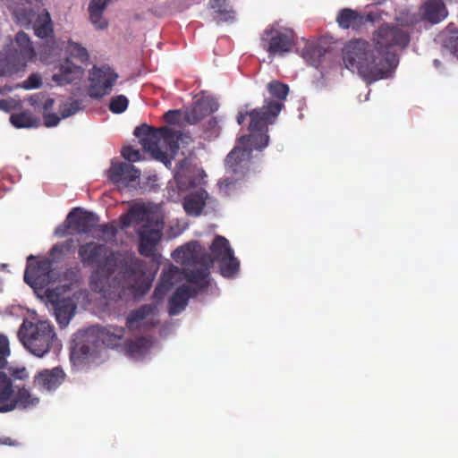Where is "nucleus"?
Wrapping results in <instances>:
<instances>
[{
	"label": "nucleus",
	"instance_id": "obj_34",
	"mask_svg": "<svg viewBox=\"0 0 458 458\" xmlns=\"http://www.w3.org/2000/svg\"><path fill=\"white\" fill-rule=\"evenodd\" d=\"M220 273L224 277H233L240 269V261L234 257L233 252L219 259Z\"/></svg>",
	"mask_w": 458,
	"mask_h": 458
},
{
	"label": "nucleus",
	"instance_id": "obj_5",
	"mask_svg": "<svg viewBox=\"0 0 458 458\" xmlns=\"http://www.w3.org/2000/svg\"><path fill=\"white\" fill-rule=\"evenodd\" d=\"M17 335L24 347L37 357L47 353L56 338L54 327L47 321L33 323L24 320Z\"/></svg>",
	"mask_w": 458,
	"mask_h": 458
},
{
	"label": "nucleus",
	"instance_id": "obj_57",
	"mask_svg": "<svg viewBox=\"0 0 458 458\" xmlns=\"http://www.w3.org/2000/svg\"><path fill=\"white\" fill-rule=\"evenodd\" d=\"M63 252H64V248L62 245H59V244L54 245L50 251L51 255H54L55 253H63Z\"/></svg>",
	"mask_w": 458,
	"mask_h": 458
},
{
	"label": "nucleus",
	"instance_id": "obj_37",
	"mask_svg": "<svg viewBox=\"0 0 458 458\" xmlns=\"http://www.w3.org/2000/svg\"><path fill=\"white\" fill-rule=\"evenodd\" d=\"M164 119L167 123L173 125L187 124L184 111L182 110H169L164 114Z\"/></svg>",
	"mask_w": 458,
	"mask_h": 458
},
{
	"label": "nucleus",
	"instance_id": "obj_16",
	"mask_svg": "<svg viewBox=\"0 0 458 458\" xmlns=\"http://www.w3.org/2000/svg\"><path fill=\"white\" fill-rule=\"evenodd\" d=\"M64 376L63 369L58 367L43 369L35 375L33 383L41 390L54 391L63 383Z\"/></svg>",
	"mask_w": 458,
	"mask_h": 458
},
{
	"label": "nucleus",
	"instance_id": "obj_47",
	"mask_svg": "<svg viewBox=\"0 0 458 458\" xmlns=\"http://www.w3.org/2000/svg\"><path fill=\"white\" fill-rule=\"evenodd\" d=\"M446 47L458 57V37H452L446 42Z\"/></svg>",
	"mask_w": 458,
	"mask_h": 458
},
{
	"label": "nucleus",
	"instance_id": "obj_51",
	"mask_svg": "<svg viewBox=\"0 0 458 458\" xmlns=\"http://www.w3.org/2000/svg\"><path fill=\"white\" fill-rule=\"evenodd\" d=\"M121 224L123 227L130 226L132 223H134V220L132 218V216L131 215V209H129L127 214H124L120 218Z\"/></svg>",
	"mask_w": 458,
	"mask_h": 458
},
{
	"label": "nucleus",
	"instance_id": "obj_28",
	"mask_svg": "<svg viewBox=\"0 0 458 458\" xmlns=\"http://www.w3.org/2000/svg\"><path fill=\"white\" fill-rule=\"evenodd\" d=\"M110 0H92L89 4V20L99 30L107 27V21L103 18V13Z\"/></svg>",
	"mask_w": 458,
	"mask_h": 458
},
{
	"label": "nucleus",
	"instance_id": "obj_32",
	"mask_svg": "<svg viewBox=\"0 0 458 458\" xmlns=\"http://www.w3.org/2000/svg\"><path fill=\"white\" fill-rule=\"evenodd\" d=\"M13 403L14 409H16L17 407L28 409L35 407L39 403V399L31 394L27 388L22 386L18 387L17 391H15V397Z\"/></svg>",
	"mask_w": 458,
	"mask_h": 458
},
{
	"label": "nucleus",
	"instance_id": "obj_18",
	"mask_svg": "<svg viewBox=\"0 0 458 458\" xmlns=\"http://www.w3.org/2000/svg\"><path fill=\"white\" fill-rule=\"evenodd\" d=\"M84 72V69L74 64L69 58L59 64L58 70L53 75V81L59 85H66L79 80Z\"/></svg>",
	"mask_w": 458,
	"mask_h": 458
},
{
	"label": "nucleus",
	"instance_id": "obj_48",
	"mask_svg": "<svg viewBox=\"0 0 458 458\" xmlns=\"http://www.w3.org/2000/svg\"><path fill=\"white\" fill-rule=\"evenodd\" d=\"M0 353L9 355L10 348H9V341L6 336L0 335Z\"/></svg>",
	"mask_w": 458,
	"mask_h": 458
},
{
	"label": "nucleus",
	"instance_id": "obj_39",
	"mask_svg": "<svg viewBox=\"0 0 458 458\" xmlns=\"http://www.w3.org/2000/svg\"><path fill=\"white\" fill-rule=\"evenodd\" d=\"M81 109V102L79 100H72L64 103L59 108V113L62 118H67L73 115Z\"/></svg>",
	"mask_w": 458,
	"mask_h": 458
},
{
	"label": "nucleus",
	"instance_id": "obj_8",
	"mask_svg": "<svg viewBox=\"0 0 458 458\" xmlns=\"http://www.w3.org/2000/svg\"><path fill=\"white\" fill-rule=\"evenodd\" d=\"M13 14L21 26L31 25L37 37L40 38L54 37L53 22L47 10L43 9L40 13H36L30 7H20L16 8Z\"/></svg>",
	"mask_w": 458,
	"mask_h": 458
},
{
	"label": "nucleus",
	"instance_id": "obj_23",
	"mask_svg": "<svg viewBox=\"0 0 458 458\" xmlns=\"http://www.w3.org/2000/svg\"><path fill=\"white\" fill-rule=\"evenodd\" d=\"M175 181L180 191H187L202 184L203 176L192 169H182L175 174Z\"/></svg>",
	"mask_w": 458,
	"mask_h": 458
},
{
	"label": "nucleus",
	"instance_id": "obj_54",
	"mask_svg": "<svg viewBox=\"0 0 458 458\" xmlns=\"http://www.w3.org/2000/svg\"><path fill=\"white\" fill-rule=\"evenodd\" d=\"M288 52L292 51L293 49V47L295 45V35L293 30L288 29Z\"/></svg>",
	"mask_w": 458,
	"mask_h": 458
},
{
	"label": "nucleus",
	"instance_id": "obj_21",
	"mask_svg": "<svg viewBox=\"0 0 458 458\" xmlns=\"http://www.w3.org/2000/svg\"><path fill=\"white\" fill-rule=\"evenodd\" d=\"M15 391L13 381L6 373L0 371V412L5 413L14 410Z\"/></svg>",
	"mask_w": 458,
	"mask_h": 458
},
{
	"label": "nucleus",
	"instance_id": "obj_11",
	"mask_svg": "<svg viewBox=\"0 0 458 458\" xmlns=\"http://www.w3.org/2000/svg\"><path fill=\"white\" fill-rule=\"evenodd\" d=\"M140 171L133 165L124 162H112L108 170L109 180L119 190L136 188L139 183Z\"/></svg>",
	"mask_w": 458,
	"mask_h": 458
},
{
	"label": "nucleus",
	"instance_id": "obj_2",
	"mask_svg": "<svg viewBox=\"0 0 458 458\" xmlns=\"http://www.w3.org/2000/svg\"><path fill=\"white\" fill-rule=\"evenodd\" d=\"M267 88L270 97L265 98L262 107L246 113L239 112L237 114L238 124H242L246 116L250 117L249 134L239 139V145L232 149L225 160L226 173L231 176L224 178L220 183L226 188L247 174L252 151L262 150L267 146V126L274 123L284 107L286 84L272 81Z\"/></svg>",
	"mask_w": 458,
	"mask_h": 458
},
{
	"label": "nucleus",
	"instance_id": "obj_13",
	"mask_svg": "<svg viewBox=\"0 0 458 458\" xmlns=\"http://www.w3.org/2000/svg\"><path fill=\"white\" fill-rule=\"evenodd\" d=\"M68 227L79 234L89 233L97 228L99 218L81 208H72L67 216Z\"/></svg>",
	"mask_w": 458,
	"mask_h": 458
},
{
	"label": "nucleus",
	"instance_id": "obj_19",
	"mask_svg": "<svg viewBox=\"0 0 458 458\" xmlns=\"http://www.w3.org/2000/svg\"><path fill=\"white\" fill-rule=\"evenodd\" d=\"M93 333L98 342L109 348H114L119 345L123 338L125 329L120 327H96Z\"/></svg>",
	"mask_w": 458,
	"mask_h": 458
},
{
	"label": "nucleus",
	"instance_id": "obj_50",
	"mask_svg": "<svg viewBox=\"0 0 458 458\" xmlns=\"http://www.w3.org/2000/svg\"><path fill=\"white\" fill-rule=\"evenodd\" d=\"M13 377L16 379L25 380L29 377V373L25 368L17 369L13 372Z\"/></svg>",
	"mask_w": 458,
	"mask_h": 458
},
{
	"label": "nucleus",
	"instance_id": "obj_31",
	"mask_svg": "<svg viewBox=\"0 0 458 458\" xmlns=\"http://www.w3.org/2000/svg\"><path fill=\"white\" fill-rule=\"evenodd\" d=\"M155 309L156 307L154 305L144 304L141 305L140 308L131 310L126 318V327L129 329L136 328L137 324L144 320L150 314H152Z\"/></svg>",
	"mask_w": 458,
	"mask_h": 458
},
{
	"label": "nucleus",
	"instance_id": "obj_41",
	"mask_svg": "<svg viewBox=\"0 0 458 458\" xmlns=\"http://www.w3.org/2000/svg\"><path fill=\"white\" fill-rule=\"evenodd\" d=\"M122 156L129 162H137L140 160V152L133 148L131 146H126L122 149Z\"/></svg>",
	"mask_w": 458,
	"mask_h": 458
},
{
	"label": "nucleus",
	"instance_id": "obj_38",
	"mask_svg": "<svg viewBox=\"0 0 458 458\" xmlns=\"http://www.w3.org/2000/svg\"><path fill=\"white\" fill-rule=\"evenodd\" d=\"M128 99L123 95H119L113 98L109 104V110L114 114H121L127 109Z\"/></svg>",
	"mask_w": 458,
	"mask_h": 458
},
{
	"label": "nucleus",
	"instance_id": "obj_1",
	"mask_svg": "<svg viewBox=\"0 0 458 458\" xmlns=\"http://www.w3.org/2000/svg\"><path fill=\"white\" fill-rule=\"evenodd\" d=\"M78 256L84 267L96 266L90 288L106 300L120 299L125 289L145 294L151 287L145 261L135 256L122 255L95 242L80 245Z\"/></svg>",
	"mask_w": 458,
	"mask_h": 458
},
{
	"label": "nucleus",
	"instance_id": "obj_26",
	"mask_svg": "<svg viewBox=\"0 0 458 458\" xmlns=\"http://www.w3.org/2000/svg\"><path fill=\"white\" fill-rule=\"evenodd\" d=\"M422 9L424 19L431 23H438L447 15L446 7L441 0H429Z\"/></svg>",
	"mask_w": 458,
	"mask_h": 458
},
{
	"label": "nucleus",
	"instance_id": "obj_53",
	"mask_svg": "<svg viewBox=\"0 0 458 458\" xmlns=\"http://www.w3.org/2000/svg\"><path fill=\"white\" fill-rule=\"evenodd\" d=\"M0 445H9V446H17V445H19V442L15 439L11 438L10 437H0Z\"/></svg>",
	"mask_w": 458,
	"mask_h": 458
},
{
	"label": "nucleus",
	"instance_id": "obj_22",
	"mask_svg": "<svg viewBox=\"0 0 458 458\" xmlns=\"http://www.w3.org/2000/svg\"><path fill=\"white\" fill-rule=\"evenodd\" d=\"M53 305L57 323L61 327H65L75 314V302L71 298H62L53 301Z\"/></svg>",
	"mask_w": 458,
	"mask_h": 458
},
{
	"label": "nucleus",
	"instance_id": "obj_33",
	"mask_svg": "<svg viewBox=\"0 0 458 458\" xmlns=\"http://www.w3.org/2000/svg\"><path fill=\"white\" fill-rule=\"evenodd\" d=\"M11 123L16 128H32L37 127L39 121L31 114L30 111H22L13 114L10 116Z\"/></svg>",
	"mask_w": 458,
	"mask_h": 458
},
{
	"label": "nucleus",
	"instance_id": "obj_42",
	"mask_svg": "<svg viewBox=\"0 0 458 458\" xmlns=\"http://www.w3.org/2000/svg\"><path fill=\"white\" fill-rule=\"evenodd\" d=\"M41 84V77L38 74L32 73L22 82V88L25 89H33L39 88Z\"/></svg>",
	"mask_w": 458,
	"mask_h": 458
},
{
	"label": "nucleus",
	"instance_id": "obj_12",
	"mask_svg": "<svg viewBox=\"0 0 458 458\" xmlns=\"http://www.w3.org/2000/svg\"><path fill=\"white\" fill-rule=\"evenodd\" d=\"M163 229L164 223L161 220H157L152 225H141L138 229L140 254L148 258L154 256L156 247L161 240Z\"/></svg>",
	"mask_w": 458,
	"mask_h": 458
},
{
	"label": "nucleus",
	"instance_id": "obj_14",
	"mask_svg": "<svg viewBox=\"0 0 458 458\" xmlns=\"http://www.w3.org/2000/svg\"><path fill=\"white\" fill-rule=\"evenodd\" d=\"M218 104L211 98H201L197 100L193 106L184 111L187 124H196L206 116L216 112Z\"/></svg>",
	"mask_w": 458,
	"mask_h": 458
},
{
	"label": "nucleus",
	"instance_id": "obj_17",
	"mask_svg": "<svg viewBox=\"0 0 458 458\" xmlns=\"http://www.w3.org/2000/svg\"><path fill=\"white\" fill-rule=\"evenodd\" d=\"M201 290L197 286L192 288L186 284L179 286L169 300V315L175 316L179 314L187 306L189 299L196 296L198 292Z\"/></svg>",
	"mask_w": 458,
	"mask_h": 458
},
{
	"label": "nucleus",
	"instance_id": "obj_49",
	"mask_svg": "<svg viewBox=\"0 0 458 458\" xmlns=\"http://www.w3.org/2000/svg\"><path fill=\"white\" fill-rule=\"evenodd\" d=\"M14 106L15 101L12 98L0 100V109L4 112H10L14 107Z\"/></svg>",
	"mask_w": 458,
	"mask_h": 458
},
{
	"label": "nucleus",
	"instance_id": "obj_52",
	"mask_svg": "<svg viewBox=\"0 0 458 458\" xmlns=\"http://www.w3.org/2000/svg\"><path fill=\"white\" fill-rule=\"evenodd\" d=\"M45 98V96L41 93L34 94L29 98V102L33 106H38Z\"/></svg>",
	"mask_w": 458,
	"mask_h": 458
},
{
	"label": "nucleus",
	"instance_id": "obj_24",
	"mask_svg": "<svg viewBox=\"0 0 458 458\" xmlns=\"http://www.w3.org/2000/svg\"><path fill=\"white\" fill-rule=\"evenodd\" d=\"M208 7L214 10V20L217 23L233 22L235 19L234 11L227 0H209Z\"/></svg>",
	"mask_w": 458,
	"mask_h": 458
},
{
	"label": "nucleus",
	"instance_id": "obj_35",
	"mask_svg": "<svg viewBox=\"0 0 458 458\" xmlns=\"http://www.w3.org/2000/svg\"><path fill=\"white\" fill-rule=\"evenodd\" d=\"M131 215L136 225H152L157 219L154 218L153 214L145 205H135L131 208Z\"/></svg>",
	"mask_w": 458,
	"mask_h": 458
},
{
	"label": "nucleus",
	"instance_id": "obj_9",
	"mask_svg": "<svg viewBox=\"0 0 458 458\" xmlns=\"http://www.w3.org/2000/svg\"><path fill=\"white\" fill-rule=\"evenodd\" d=\"M53 262L45 259L29 263L24 272V281L35 289H48L49 285L59 279V275L53 268Z\"/></svg>",
	"mask_w": 458,
	"mask_h": 458
},
{
	"label": "nucleus",
	"instance_id": "obj_20",
	"mask_svg": "<svg viewBox=\"0 0 458 458\" xmlns=\"http://www.w3.org/2000/svg\"><path fill=\"white\" fill-rule=\"evenodd\" d=\"M208 199V192L203 188H199L183 198V208L189 216H199L202 213Z\"/></svg>",
	"mask_w": 458,
	"mask_h": 458
},
{
	"label": "nucleus",
	"instance_id": "obj_55",
	"mask_svg": "<svg viewBox=\"0 0 458 458\" xmlns=\"http://www.w3.org/2000/svg\"><path fill=\"white\" fill-rule=\"evenodd\" d=\"M54 103L55 101L53 98H47L43 102L42 108L44 109V111H48L53 107Z\"/></svg>",
	"mask_w": 458,
	"mask_h": 458
},
{
	"label": "nucleus",
	"instance_id": "obj_30",
	"mask_svg": "<svg viewBox=\"0 0 458 458\" xmlns=\"http://www.w3.org/2000/svg\"><path fill=\"white\" fill-rule=\"evenodd\" d=\"M209 250L211 252L209 255L212 259V263L214 261H218L219 259L233 252L228 240L221 235H216L215 237L209 247Z\"/></svg>",
	"mask_w": 458,
	"mask_h": 458
},
{
	"label": "nucleus",
	"instance_id": "obj_56",
	"mask_svg": "<svg viewBox=\"0 0 458 458\" xmlns=\"http://www.w3.org/2000/svg\"><path fill=\"white\" fill-rule=\"evenodd\" d=\"M67 228H69V227H68V225H67V226H64V227H62V226H58V227L55 229V234H56L57 236H59V237H64V236H65Z\"/></svg>",
	"mask_w": 458,
	"mask_h": 458
},
{
	"label": "nucleus",
	"instance_id": "obj_36",
	"mask_svg": "<svg viewBox=\"0 0 458 458\" xmlns=\"http://www.w3.org/2000/svg\"><path fill=\"white\" fill-rule=\"evenodd\" d=\"M65 49L70 56L78 59L81 63H87L89 61V55L87 49L81 44L70 39L67 41Z\"/></svg>",
	"mask_w": 458,
	"mask_h": 458
},
{
	"label": "nucleus",
	"instance_id": "obj_7",
	"mask_svg": "<svg viewBox=\"0 0 458 458\" xmlns=\"http://www.w3.org/2000/svg\"><path fill=\"white\" fill-rule=\"evenodd\" d=\"M133 134L140 140L143 150L150 153L157 159L165 157V153L160 147L161 141L166 144L173 143L177 148L175 132L167 127L154 128L143 123L135 128Z\"/></svg>",
	"mask_w": 458,
	"mask_h": 458
},
{
	"label": "nucleus",
	"instance_id": "obj_44",
	"mask_svg": "<svg viewBox=\"0 0 458 458\" xmlns=\"http://www.w3.org/2000/svg\"><path fill=\"white\" fill-rule=\"evenodd\" d=\"M43 119L46 127L56 126L60 122V117L54 113L44 114Z\"/></svg>",
	"mask_w": 458,
	"mask_h": 458
},
{
	"label": "nucleus",
	"instance_id": "obj_59",
	"mask_svg": "<svg viewBox=\"0 0 458 458\" xmlns=\"http://www.w3.org/2000/svg\"><path fill=\"white\" fill-rule=\"evenodd\" d=\"M209 124H210L212 127H215V126L217 124L216 118L213 117V118L209 121Z\"/></svg>",
	"mask_w": 458,
	"mask_h": 458
},
{
	"label": "nucleus",
	"instance_id": "obj_58",
	"mask_svg": "<svg viewBox=\"0 0 458 458\" xmlns=\"http://www.w3.org/2000/svg\"><path fill=\"white\" fill-rule=\"evenodd\" d=\"M8 355L0 353V369L4 368L6 364V357Z\"/></svg>",
	"mask_w": 458,
	"mask_h": 458
},
{
	"label": "nucleus",
	"instance_id": "obj_15",
	"mask_svg": "<svg viewBox=\"0 0 458 458\" xmlns=\"http://www.w3.org/2000/svg\"><path fill=\"white\" fill-rule=\"evenodd\" d=\"M260 46L271 57L283 55L286 52V36L277 30H266L261 36Z\"/></svg>",
	"mask_w": 458,
	"mask_h": 458
},
{
	"label": "nucleus",
	"instance_id": "obj_29",
	"mask_svg": "<svg viewBox=\"0 0 458 458\" xmlns=\"http://www.w3.org/2000/svg\"><path fill=\"white\" fill-rule=\"evenodd\" d=\"M326 52V49L318 43H305V47L301 51V56L310 65L318 67Z\"/></svg>",
	"mask_w": 458,
	"mask_h": 458
},
{
	"label": "nucleus",
	"instance_id": "obj_27",
	"mask_svg": "<svg viewBox=\"0 0 458 458\" xmlns=\"http://www.w3.org/2000/svg\"><path fill=\"white\" fill-rule=\"evenodd\" d=\"M336 22L340 28L344 30L358 29L364 23V18L355 10L344 8L338 13Z\"/></svg>",
	"mask_w": 458,
	"mask_h": 458
},
{
	"label": "nucleus",
	"instance_id": "obj_3",
	"mask_svg": "<svg viewBox=\"0 0 458 458\" xmlns=\"http://www.w3.org/2000/svg\"><path fill=\"white\" fill-rule=\"evenodd\" d=\"M410 42V36L402 29L381 25L375 31L372 43L363 39H353L343 48V61L350 71H357L368 82L371 83L388 77L398 64L397 55L391 47L404 48Z\"/></svg>",
	"mask_w": 458,
	"mask_h": 458
},
{
	"label": "nucleus",
	"instance_id": "obj_4",
	"mask_svg": "<svg viewBox=\"0 0 458 458\" xmlns=\"http://www.w3.org/2000/svg\"><path fill=\"white\" fill-rule=\"evenodd\" d=\"M196 247V242H188L174 250L172 258L182 266V273L189 283L199 289H205L208 286L212 259L208 253H197Z\"/></svg>",
	"mask_w": 458,
	"mask_h": 458
},
{
	"label": "nucleus",
	"instance_id": "obj_60",
	"mask_svg": "<svg viewBox=\"0 0 458 458\" xmlns=\"http://www.w3.org/2000/svg\"><path fill=\"white\" fill-rule=\"evenodd\" d=\"M34 259V257H33L32 255H30V256L28 258V260L30 261V260H31V259Z\"/></svg>",
	"mask_w": 458,
	"mask_h": 458
},
{
	"label": "nucleus",
	"instance_id": "obj_45",
	"mask_svg": "<svg viewBox=\"0 0 458 458\" xmlns=\"http://www.w3.org/2000/svg\"><path fill=\"white\" fill-rule=\"evenodd\" d=\"M98 230L104 235L114 236L117 233L116 227L113 224H103L97 225Z\"/></svg>",
	"mask_w": 458,
	"mask_h": 458
},
{
	"label": "nucleus",
	"instance_id": "obj_43",
	"mask_svg": "<svg viewBox=\"0 0 458 458\" xmlns=\"http://www.w3.org/2000/svg\"><path fill=\"white\" fill-rule=\"evenodd\" d=\"M172 285L171 282L165 283L164 281L159 284L154 290L153 298L157 301H161L165 296Z\"/></svg>",
	"mask_w": 458,
	"mask_h": 458
},
{
	"label": "nucleus",
	"instance_id": "obj_40",
	"mask_svg": "<svg viewBox=\"0 0 458 458\" xmlns=\"http://www.w3.org/2000/svg\"><path fill=\"white\" fill-rule=\"evenodd\" d=\"M80 272L81 270L78 266L66 268L62 275V279L59 278L58 280H63L69 284L77 283L80 279Z\"/></svg>",
	"mask_w": 458,
	"mask_h": 458
},
{
	"label": "nucleus",
	"instance_id": "obj_6",
	"mask_svg": "<svg viewBox=\"0 0 458 458\" xmlns=\"http://www.w3.org/2000/svg\"><path fill=\"white\" fill-rule=\"evenodd\" d=\"M36 54L30 37L23 31L15 35L12 48L6 51L4 58L0 61L1 75L7 76L23 71L29 61Z\"/></svg>",
	"mask_w": 458,
	"mask_h": 458
},
{
	"label": "nucleus",
	"instance_id": "obj_25",
	"mask_svg": "<svg viewBox=\"0 0 458 458\" xmlns=\"http://www.w3.org/2000/svg\"><path fill=\"white\" fill-rule=\"evenodd\" d=\"M152 342L148 336H140L134 340H127L123 349L131 358L138 359L143 357L150 349Z\"/></svg>",
	"mask_w": 458,
	"mask_h": 458
},
{
	"label": "nucleus",
	"instance_id": "obj_46",
	"mask_svg": "<svg viewBox=\"0 0 458 458\" xmlns=\"http://www.w3.org/2000/svg\"><path fill=\"white\" fill-rule=\"evenodd\" d=\"M91 352V349L89 345L87 344H81L79 346H77L74 351H73V354H78L81 358H87Z\"/></svg>",
	"mask_w": 458,
	"mask_h": 458
},
{
	"label": "nucleus",
	"instance_id": "obj_10",
	"mask_svg": "<svg viewBox=\"0 0 458 458\" xmlns=\"http://www.w3.org/2000/svg\"><path fill=\"white\" fill-rule=\"evenodd\" d=\"M117 78V73L107 66L94 67L89 76V96L92 98H100L110 94Z\"/></svg>",
	"mask_w": 458,
	"mask_h": 458
}]
</instances>
